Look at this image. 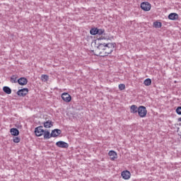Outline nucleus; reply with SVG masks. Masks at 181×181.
Here are the masks:
<instances>
[{
	"label": "nucleus",
	"mask_w": 181,
	"mask_h": 181,
	"mask_svg": "<svg viewBox=\"0 0 181 181\" xmlns=\"http://www.w3.org/2000/svg\"><path fill=\"white\" fill-rule=\"evenodd\" d=\"M3 91L6 94H12V89H11V88H9L8 86H4Z\"/></svg>",
	"instance_id": "a211bd4d"
},
{
	"label": "nucleus",
	"mask_w": 181,
	"mask_h": 181,
	"mask_svg": "<svg viewBox=\"0 0 181 181\" xmlns=\"http://www.w3.org/2000/svg\"><path fill=\"white\" fill-rule=\"evenodd\" d=\"M110 40V38H105V37H100L99 38H97L96 40H95L93 43H95V45H97V42H100V40Z\"/></svg>",
	"instance_id": "412c9836"
},
{
	"label": "nucleus",
	"mask_w": 181,
	"mask_h": 181,
	"mask_svg": "<svg viewBox=\"0 0 181 181\" xmlns=\"http://www.w3.org/2000/svg\"><path fill=\"white\" fill-rule=\"evenodd\" d=\"M140 8L145 12H149V11H151V6L148 1L142 2L141 4Z\"/></svg>",
	"instance_id": "7ed1b4c3"
},
{
	"label": "nucleus",
	"mask_w": 181,
	"mask_h": 181,
	"mask_svg": "<svg viewBox=\"0 0 181 181\" xmlns=\"http://www.w3.org/2000/svg\"><path fill=\"white\" fill-rule=\"evenodd\" d=\"M98 35H99V36H101V35H104V32H105V30L98 28Z\"/></svg>",
	"instance_id": "a878e982"
},
{
	"label": "nucleus",
	"mask_w": 181,
	"mask_h": 181,
	"mask_svg": "<svg viewBox=\"0 0 181 181\" xmlns=\"http://www.w3.org/2000/svg\"><path fill=\"white\" fill-rule=\"evenodd\" d=\"M42 124L44 125V128H52L54 122H53L52 120H47L44 122Z\"/></svg>",
	"instance_id": "4468645a"
},
{
	"label": "nucleus",
	"mask_w": 181,
	"mask_h": 181,
	"mask_svg": "<svg viewBox=\"0 0 181 181\" xmlns=\"http://www.w3.org/2000/svg\"><path fill=\"white\" fill-rule=\"evenodd\" d=\"M54 132H56V131H52L50 134V132H49V130H45L43 134L44 139H50V138H53V136H56V134H54Z\"/></svg>",
	"instance_id": "39448f33"
},
{
	"label": "nucleus",
	"mask_w": 181,
	"mask_h": 181,
	"mask_svg": "<svg viewBox=\"0 0 181 181\" xmlns=\"http://www.w3.org/2000/svg\"><path fill=\"white\" fill-rule=\"evenodd\" d=\"M175 112H176V114H177V115H181V106H178L176 108Z\"/></svg>",
	"instance_id": "bb28decb"
},
{
	"label": "nucleus",
	"mask_w": 181,
	"mask_h": 181,
	"mask_svg": "<svg viewBox=\"0 0 181 181\" xmlns=\"http://www.w3.org/2000/svg\"><path fill=\"white\" fill-rule=\"evenodd\" d=\"M18 75H12L10 78L11 83L12 84L18 83Z\"/></svg>",
	"instance_id": "f3484780"
},
{
	"label": "nucleus",
	"mask_w": 181,
	"mask_h": 181,
	"mask_svg": "<svg viewBox=\"0 0 181 181\" xmlns=\"http://www.w3.org/2000/svg\"><path fill=\"white\" fill-rule=\"evenodd\" d=\"M52 131H55L54 132V135L56 136H52V138H56L57 136H59V135H60L62 134V131L59 129H54V130H52Z\"/></svg>",
	"instance_id": "aec40b11"
},
{
	"label": "nucleus",
	"mask_w": 181,
	"mask_h": 181,
	"mask_svg": "<svg viewBox=\"0 0 181 181\" xmlns=\"http://www.w3.org/2000/svg\"><path fill=\"white\" fill-rule=\"evenodd\" d=\"M13 142H14V144H19V142H21V138L19 136H14Z\"/></svg>",
	"instance_id": "393cba45"
},
{
	"label": "nucleus",
	"mask_w": 181,
	"mask_h": 181,
	"mask_svg": "<svg viewBox=\"0 0 181 181\" xmlns=\"http://www.w3.org/2000/svg\"><path fill=\"white\" fill-rule=\"evenodd\" d=\"M42 128H43V126H39L37 127H35L34 131L35 136H42V135L45 134V129Z\"/></svg>",
	"instance_id": "423d86ee"
},
{
	"label": "nucleus",
	"mask_w": 181,
	"mask_h": 181,
	"mask_svg": "<svg viewBox=\"0 0 181 181\" xmlns=\"http://www.w3.org/2000/svg\"><path fill=\"white\" fill-rule=\"evenodd\" d=\"M180 127H181V123L179 124Z\"/></svg>",
	"instance_id": "c756f323"
},
{
	"label": "nucleus",
	"mask_w": 181,
	"mask_h": 181,
	"mask_svg": "<svg viewBox=\"0 0 181 181\" xmlns=\"http://www.w3.org/2000/svg\"><path fill=\"white\" fill-rule=\"evenodd\" d=\"M117 47V43L108 42L105 47L104 51H100L98 54H95V56H100V57H107L109 54H111L114 52V49Z\"/></svg>",
	"instance_id": "f257e3e1"
},
{
	"label": "nucleus",
	"mask_w": 181,
	"mask_h": 181,
	"mask_svg": "<svg viewBox=\"0 0 181 181\" xmlns=\"http://www.w3.org/2000/svg\"><path fill=\"white\" fill-rule=\"evenodd\" d=\"M61 97L65 103H70L71 101V95L69 93H63Z\"/></svg>",
	"instance_id": "0eeeda50"
},
{
	"label": "nucleus",
	"mask_w": 181,
	"mask_h": 181,
	"mask_svg": "<svg viewBox=\"0 0 181 181\" xmlns=\"http://www.w3.org/2000/svg\"><path fill=\"white\" fill-rule=\"evenodd\" d=\"M122 177L124 180H128L131 177V173L129 170H124L122 172Z\"/></svg>",
	"instance_id": "9b49d317"
},
{
	"label": "nucleus",
	"mask_w": 181,
	"mask_h": 181,
	"mask_svg": "<svg viewBox=\"0 0 181 181\" xmlns=\"http://www.w3.org/2000/svg\"><path fill=\"white\" fill-rule=\"evenodd\" d=\"M170 21H177L179 19V14L176 13H171L168 15Z\"/></svg>",
	"instance_id": "ddd939ff"
},
{
	"label": "nucleus",
	"mask_w": 181,
	"mask_h": 181,
	"mask_svg": "<svg viewBox=\"0 0 181 181\" xmlns=\"http://www.w3.org/2000/svg\"><path fill=\"white\" fill-rule=\"evenodd\" d=\"M139 111V107L137 105H133L130 107V112L132 114H136Z\"/></svg>",
	"instance_id": "dca6fc26"
},
{
	"label": "nucleus",
	"mask_w": 181,
	"mask_h": 181,
	"mask_svg": "<svg viewBox=\"0 0 181 181\" xmlns=\"http://www.w3.org/2000/svg\"><path fill=\"white\" fill-rule=\"evenodd\" d=\"M153 26L156 28H162V23L159 21H156L153 23Z\"/></svg>",
	"instance_id": "5701e85b"
},
{
	"label": "nucleus",
	"mask_w": 181,
	"mask_h": 181,
	"mask_svg": "<svg viewBox=\"0 0 181 181\" xmlns=\"http://www.w3.org/2000/svg\"><path fill=\"white\" fill-rule=\"evenodd\" d=\"M10 132L13 136H18L19 135V129L17 128H11Z\"/></svg>",
	"instance_id": "2eb2a0df"
},
{
	"label": "nucleus",
	"mask_w": 181,
	"mask_h": 181,
	"mask_svg": "<svg viewBox=\"0 0 181 181\" xmlns=\"http://www.w3.org/2000/svg\"><path fill=\"white\" fill-rule=\"evenodd\" d=\"M177 122H181V117H180V118L177 119Z\"/></svg>",
	"instance_id": "c85d7f7f"
},
{
	"label": "nucleus",
	"mask_w": 181,
	"mask_h": 181,
	"mask_svg": "<svg viewBox=\"0 0 181 181\" xmlns=\"http://www.w3.org/2000/svg\"><path fill=\"white\" fill-rule=\"evenodd\" d=\"M96 49L98 50H101V52H104L105 47L107 46V43L105 42H98V44H96Z\"/></svg>",
	"instance_id": "1a4fd4ad"
},
{
	"label": "nucleus",
	"mask_w": 181,
	"mask_h": 181,
	"mask_svg": "<svg viewBox=\"0 0 181 181\" xmlns=\"http://www.w3.org/2000/svg\"><path fill=\"white\" fill-rule=\"evenodd\" d=\"M144 86H151L152 84V79L151 78H146L144 81Z\"/></svg>",
	"instance_id": "4be33fe9"
},
{
	"label": "nucleus",
	"mask_w": 181,
	"mask_h": 181,
	"mask_svg": "<svg viewBox=\"0 0 181 181\" xmlns=\"http://www.w3.org/2000/svg\"><path fill=\"white\" fill-rule=\"evenodd\" d=\"M56 146L58 148H69V144L66 143V141H59L56 143Z\"/></svg>",
	"instance_id": "6e6552de"
},
{
	"label": "nucleus",
	"mask_w": 181,
	"mask_h": 181,
	"mask_svg": "<svg viewBox=\"0 0 181 181\" xmlns=\"http://www.w3.org/2000/svg\"><path fill=\"white\" fill-rule=\"evenodd\" d=\"M28 93H29V88H23L21 89H19L17 91V95H18V97H25V95H27V94H28Z\"/></svg>",
	"instance_id": "20e7f679"
},
{
	"label": "nucleus",
	"mask_w": 181,
	"mask_h": 181,
	"mask_svg": "<svg viewBox=\"0 0 181 181\" xmlns=\"http://www.w3.org/2000/svg\"><path fill=\"white\" fill-rule=\"evenodd\" d=\"M41 80L42 81H47L49 80V76L46 74L41 75Z\"/></svg>",
	"instance_id": "b1692460"
},
{
	"label": "nucleus",
	"mask_w": 181,
	"mask_h": 181,
	"mask_svg": "<svg viewBox=\"0 0 181 181\" xmlns=\"http://www.w3.org/2000/svg\"><path fill=\"white\" fill-rule=\"evenodd\" d=\"M109 156L110 157L111 160H115L118 158V155L115 151L111 150L108 153Z\"/></svg>",
	"instance_id": "9d476101"
},
{
	"label": "nucleus",
	"mask_w": 181,
	"mask_h": 181,
	"mask_svg": "<svg viewBox=\"0 0 181 181\" xmlns=\"http://www.w3.org/2000/svg\"><path fill=\"white\" fill-rule=\"evenodd\" d=\"M138 115L141 118H145L146 117V114H148V110H146V107L145 106H139L138 110Z\"/></svg>",
	"instance_id": "f03ea898"
},
{
	"label": "nucleus",
	"mask_w": 181,
	"mask_h": 181,
	"mask_svg": "<svg viewBox=\"0 0 181 181\" xmlns=\"http://www.w3.org/2000/svg\"><path fill=\"white\" fill-rule=\"evenodd\" d=\"M98 28H92L90 30V34L92 35L93 36H95V35H98Z\"/></svg>",
	"instance_id": "6ab92c4d"
},
{
	"label": "nucleus",
	"mask_w": 181,
	"mask_h": 181,
	"mask_svg": "<svg viewBox=\"0 0 181 181\" xmlns=\"http://www.w3.org/2000/svg\"><path fill=\"white\" fill-rule=\"evenodd\" d=\"M18 83L19 86H26V84H28V78L25 77H21L18 79Z\"/></svg>",
	"instance_id": "f8f14e48"
},
{
	"label": "nucleus",
	"mask_w": 181,
	"mask_h": 181,
	"mask_svg": "<svg viewBox=\"0 0 181 181\" xmlns=\"http://www.w3.org/2000/svg\"><path fill=\"white\" fill-rule=\"evenodd\" d=\"M119 89L120 90V91H122V90H125V84L124 83L119 84Z\"/></svg>",
	"instance_id": "cd10ccee"
}]
</instances>
